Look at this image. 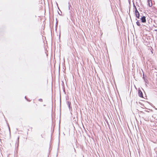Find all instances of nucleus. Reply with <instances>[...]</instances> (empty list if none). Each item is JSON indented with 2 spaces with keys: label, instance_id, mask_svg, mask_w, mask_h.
Listing matches in <instances>:
<instances>
[{
  "label": "nucleus",
  "instance_id": "nucleus-4",
  "mask_svg": "<svg viewBox=\"0 0 157 157\" xmlns=\"http://www.w3.org/2000/svg\"><path fill=\"white\" fill-rule=\"evenodd\" d=\"M141 22L143 23H145L146 22V17L143 16L141 18Z\"/></svg>",
  "mask_w": 157,
  "mask_h": 157
},
{
  "label": "nucleus",
  "instance_id": "nucleus-16",
  "mask_svg": "<svg viewBox=\"0 0 157 157\" xmlns=\"http://www.w3.org/2000/svg\"><path fill=\"white\" fill-rule=\"evenodd\" d=\"M155 31H157V29H155Z\"/></svg>",
  "mask_w": 157,
  "mask_h": 157
},
{
  "label": "nucleus",
  "instance_id": "nucleus-17",
  "mask_svg": "<svg viewBox=\"0 0 157 157\" xmlns=\"http://www.w3.org/2000/svg\"><path fill=\"white\" fill-rule=\"evenodd\" d=\"M43 106H45V105H43Z\"/></svg>",
  "mask_w": 157,
  "mask_h": 157
},
{
  "label": "nucleus",
  "instance_id": "nucleus-18",
  "mask_svg": "<svg viewBox=\"0 0 157 157\" xmlns=\"http://www.w3.org/2000/svg\"><path fill=\"white\" fill-rule=\"evenodd\" d=\"M9 130H10V128L9 127Z\"/></svg>",
  "mask_w": 157,
  "mask_h": 157
},
{
  "label": "nucleus",
  "instance_id": "nucleus-7",
  "mask_svg": "<svg viewBox=\"0 0 157 157\" xmlns=\"http://www.w3.org/2000/svg\"><path fill=\"white\" fill-rule=\"evenodd\" d=\"M136 24L138 26H140L141 25L140 22H139L138 21H137L136 22Z\"/></svg>",
  "mask_w": 157,
  "mask_h": 157
},
{
  "label": "nucleus",
  "instance_id": "nucleus-13",
  "mask_svg": "<svg viewBox=\"0 0 157 157\" xmlns=\"http://www.w3.org/2000/svg\"><path fill=\"white\" fill-rule=\"evenodd\" d=\"M58 13L59 14V15H61L60 14V13H59V12H58Z\"/></svg>",
  "mask_w": 157,
  "mask_h": 157
},
{
  "label": "nucleus",
  "instance_id": "nucleus-6",
  "mask_svg": "<svg viewBox=\"0 0 157 157\" xmlns=\"http://www.w3.org/2000/svg\"><path fill=\"white\" fill-rule=\"evenodd\" d=\"M68 10H70L72 9V7L71 6V4H70L69 1V2L68 3Z\"/></svg>",
  "mask_w": 157,
  "mask_h": 157
},
{
  "label": "nucleus",
  "instance_id": "nucleus-10",
  "mask_svg": "<svg viewBox=\"0 0 157 157\" xmlns=\"http://www.w3.org/2000/svg\"><path fill=\"white\" fill-rule=\"evenodd\" d=\"M133 7H134V8L135 9V11H136V10H137V9L136 6L134 4V5H133Z\"/></svg>",
  "mask_w": 157,
  "mask_h": 157
},
{
  "label": "nucleus",
  "instance_id": "nucleus-14",
  "mask_svg": "<svg viewBox=\"0 0 157 157\" xmlns=\"http://www.w3.org/2000/svg\"><path fill=\"white\" fill-rule=\"evenodd\" d=\"M58 13L59 14V15H61L60 14V13H59V12H58Z\"/></svg>",
  "mask_w": 157,
  "mask_h": 157
},
{
  "label": "nucleus",
  "instance_id": "nucleus-15",
  "mask_svg": "<svg viewBox=\"0 0 157 157\" xmlns=\"http://www.w3.org/2000/svg\"><path fill=\"white\" fill-rule=\"evenodd\" d=\"M150 1H151V0H148V2H150Z\"/></svg>",
  "mask_w": 157,
  "mask_h": 157
},
{
  "label": "nucleus",
  "instance_id": "nucleus-1",
  "mask_svg": "<svg viewBox=\"0 0 157 157\" xmlns=\"http://www.w3.org/2000/svg\"><path fill=\"white\" fill-rule=\"evenodd\" d=\"M19 137L18 136L17 138V141L16 142V144H15V146L16 147V148L18 149V147H19Z\"/></svg>",
  "mask_w": 157,
  "mask_h": 157
},
{
  "label": "nucleus",
  "instance_id": "nucleus-12",
  "mask_svg": "<svg viewBox=\"0 0 157 157\" xmlns=\"http://www.w3.org/2000/svg\"><path fill=\"white\" fill-rule=\"evenodd\" d=\"M25 98L26 100H27L28 101H28V99H27L26 96H25Z\"/></svg>",
  "mask_w": 157,
  "mask_h": 157
},
{
  "label": "nucleus",
  "instance_id": "nucleus-9",
  "mask_svg": "<svg viewBox=\"0 0 157 157\" xmlns=\"http://www.w3.org/2000/svg\"><path fill=\"white\" fill-rule=\"evenodd\" d=\"M148 5L150 7H151L152 6V4L151 1V3H150L149 2H148Z\"/></svg>",
  "mask_w": 157,
  "mask_h": 157
},
{
  "label": "nucleus",
  "instance_id": "nucleus-5",
  "mask_svg": "<svg viewBox=\"0 0 157 157\" xmlns=\"http://www.w3.org/2000/svg\"><path fill=\"white\" fill-rule=\"evenodd\" d=\"M138 95L139 97L141 98H143V93L140 90H138Z\"/></svg>",
  "mask_w": 157,
  "mask_h": 157
},
{
  "label": "nucleus",
  "instance_id": "nucleus-2",
  "mask_svg": "<svg viewBox=\"0 0 157 157\" xmlns=\"http://www.w3.org/2000/svg\"><path fill=\"white\" fill-rule=\"evenodd\" d=\"M67 105L68 106L69 108L70 111H72V107H71V102L69 101H67Z\"/></svg>",
  "mask_w": 157,
  "mask_h": 157
},
{
  "label": "nucleus",
  "instance_id": "nucleus-3",
  "mask_svg": "<svg viewBox=\"0 0 157 157\" xmlns=\"http://www.w3.org/2000/svg\"><path fill=\"white\" fill-rule=\"evenodd\" d=\"M135 12L136 17L138 18H139L140 17V14L137 10H136V11H135Z\"/></svg>",
  "mask_w": 157,
  "mask_h": 157
},
{
  "label": "nucleus",
  "instance_id": "nucleus-8",
  "mask_svg": "<svg viewBox=\"0 0 157 157\" xmlns=\"http://www.w3.org/2000/svg\"><path fill=\"white\" fill-rule=\"evenodd\" d=\"M144 80L145 82L146 83V84H145L146 86H147V85L146 84V83H148V80L147 79H144Z\"/></svg>",
  "mask_w": 157,
  "mask_h": 157
},
{
  "label": "nucleus",
  "instance_id": "nucleus-11",
  "mask_svg": "<svg viewBox=\"0 0 157 157\" xmlns=\"http://www.w3.org/2000/svg\"><path fill=\"white\" fill-rule=\"evenodd\" d=\"M39 101H40V102H42L43 101V100L42 99H41V98H40L39 99Z\"/></svg>",
  "mask_w": 157,
  "mask_h": 157
}]
</instances>
